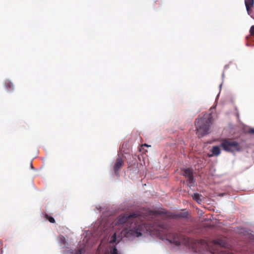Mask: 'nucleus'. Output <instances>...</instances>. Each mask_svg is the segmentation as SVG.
<instances>
[{"label": "nucleus", "mask_w": 254, "mask_h": 254, "mask_svg": "<svg viewBox=\"0 0 254 254\" xmlns=\"http://www.w3.org/2000/svg\"><path fill=\"white\" fill-rule=\"evenodd\" d=\"M220 147L224 151L228 152L234 153L240 150L239 143L230 138L221 139Z\"/></svg>", "instance_id": "nucleus-3"}, {"label": "nucleus", "mask_w": 254, "mask_h": 254, "mask_svg": "<svg viewBox=\"0 0 254 254\" xmlns=\"http://www.w3.org/2000/svg\"><path fill=\"white\" fill-rule=\"evenodd\" d=\"M4 86L5 88L8 91H11L14 89V85L13 83L8 79H6L4 81Z\"/></svg>", "instance_id": "nucleus-9"}, {"label": "nucleus", "mask_w": 254, "mask_h": 254, "mask_svg": "<svg viewBox=\"0 0 254 254\" xmlns=\"http://www.w3.org/2000/svg\"><path fill=\"white\" fill-rule=\"evenodd\" d=\"M167 240L170 243L174 244L176 246L185 245L188 246L190 243L188 238L184 235L177 233H170L167 236Z\"/></svg>", "instance_id": "nucleus-4"}, {"label": "nucleus", "mask_w": 254, "mask_h": 254, "mask_svg": "<svg viewBox=\"0 0 254 254\" xmlns=\"http://www.w3.org/2000/svg\"><path fill=\"white\" fill-rule=\"evenodd\" d=\"M74 254H81V249H79V250H77L75 252Z\"/></svg>", "instance_id": "nucleus-20"}, {"label": "nucleus", "mask_w": 254, "mask_h": 254, "mask_svg": "<svg viewBox=\"0 0 254 254\" xmlns=\"http://www.w3.org/2000/svg\"><path fill=\"white\" fill-rule=\"evenodd\" d=\"M144 146H148V145H147V144H144Z\"/></svg>", "instance_id": "nucleus-22"}, {"label": "nucleus", "mask_w": 254, "mask_h": 254, "mask_svg": "<svg viewBox=\"0 0 254 254\" xmlns=\"http://www.w3.org/2000/svg\"><path fill=\"white\" fill-rule=\"evenodd\" d=\"M140 216L138 213H131L120 215L117 219L116 225H123L126 226L121 232L122 235L127 238L138 237L142 235V232L144 229L142 224L135 222V219Z\"/></svg>", "instance_id": "nucleus-1"}, {"label": "nucleus", "mask_w": 254, "mask_h": 254, "mask_svg": "<svg viewBox=\"0 0 254 254\" xmlns=\"http://www.w3.org/2000/svg\"><path fill=\"white\" fill-rule=\"evenodd\" d=\"M248 133L250 134H254V128H251L249 130Z\"/></svg>", "instance_id": "nucleus-19"}, {"label": "nucleus", "mask_w": 254, "mask_h": 254, "mask_svg": "<svg viewBox=\"0 0 254 254\" xmlns=\"http://www.w3.org/2000/svg\"><path fill=\"white\" fill-rule=\"evenodd\" d=\"M250 33L252 35L254 36V25L252 26L250 28Z\"/></svg>", "instance_id": "nucleus-18"}, {"label": "nucleus", "mask_w": 254, "mask_h": 254, "mask_svg": "<svg viewBox=\"0 0 254 254\" xmlns=\"http://www.w3.org/2000/svg\"><path fill=\"white\" fill-rule=\"evenodd\" d=\"M45 218L47 220H48L51 223H54L55 222V220L54 218L53 217L49 216L47 214H46L45 215Z\"/></svg>", "instance_id": "nucleus-15"}, {"label": "nucleus", "mask_w": 254, "mask_h": 254, "mask_svg": "<svg viewBox=\"0 0 254 254\" xmlns=\"http://www.w3.org/2000/svg\"><path fill=\"white\" fill-rule=\"evenodd\" d=\"M165 214L166 216L167 217H171L172 218H186L188 217L189 213L188 211H183L180 212L178 213H172L170 212H164L162 210H154V211H150L149 215L156 216L158 215H162Z\"/></svg>", "instance_id": "nucleus-5"}, {"label": "nucleus", "mask_w": 254, "mask_h": 254, "mask_svg": "<svg viewBox=\"0 0 254 254\" xmlns=\"http://www.w3.org/2000/svg\"><path fill=\"white\" fill-rule=\"evenodd\" d=\"M116 233H115L112 236V239L110 241L111 243H115L116 241Z\"/></svg>", "instance_id": "nucleus-17"}, {"label": "nucleus", "mask_w": 254, "mask_h": 254, "mask_svg": "<svg viewBox=\"0 0 254 254\" xmlns=\"http://www.w3.org/2000/svg\"><path fill=\"white\" fill-rule=\"evenodd\" d=\"M160 228H161L162 229L165 228V225L164 224H161L160 225Z\"/></svg>", "instance_id": "nucleus-21"}, {"label": "nucleus", "mask_w": 254, "mask_h": 254, "mask_svg": "<svg viewBox=\"0 0 254 254\" xmlns=\"http://www.w3.org/2000/svg\"><path fill=\"white\" fill-rule=\"evenodd\" d=\"M201 196V195L197 193H194L192 195L193 199L198 203H200L202 201L201 199L200 198Z\"/></svg>", "instance_id": "nucleus-14"}, {"label": "nucleus", "mask_w": 254, "mask_h": 254, "mask_svg": "<svg viewBox=\"0 0 254 254\" xmlns=\"http://www.w3.org/2000/svg\"><path fill=\"white\" fill-rule=\"evenodd\" d=\"M212 154L215 156H218L220 155L221 152L220 149V146H214L212 149Z\"/></svg>", "instance_id": "nucleus-12"}, {"label": "nucleus", "mask_w": 254, "mask_h": 254, "mask_svg": "<svg viewBox=\"0 0 254 254\" xmlns=\"http://www.w3.org/2000/svg\"><path fill=\"white\" fill-rule=\"evenodd\" d=\"M212 119L211 115L209 114H205L201 118H197L195 120V126L198 137H201L209 133L210 127L212 125Z\"/></svg>", "instance_id": "nucleus-2"}, {"label": "nucleus", "mask_w": 254, "mask_h": 254, "mask_svg": "<svg viewBox=\"0 0 254 254\" xmlns=\"http://www.w3.org/2000/svg\"><path fill=\"white\" fill-rule=\"evenodd\" d=\"M183 175L186 177H191L192 176H193V171H192V170L190 169V168H187V169H185L184 170V173H183Z\"/></svg>", "instance_id": "nucleus-11"}, {"label": "nucleus", "mask_w": 254, "mask_h": 254, "mask_svg": "<svg viewBox=\"0 0 254 254\" xmlns=\"http://www.w3.org/2000/svg\"><path fill=\"white\" fill-rule=\"evenodd\" d=\"M124 164V161L123 159L119 156L117 158L114 167V169L115 173L117 174H118V171L121 169Z\"/></svg>", "instance_id": "nucleus-8"}, {"label": "nucleus", "mask_w": 254, "mask_h": 254, "mask_svg": "<svg viewBox=\"0 0 254 254\" xmlns=\"http://www.w3.org/2000/svg\"><path fill=\"white\" fill-rule=\"evenodd\" d=\"M245 3L247 10L249 11L251 8L253 6L254 0H245Z\"/></svg>", "instance_id": "nucleus-10"}, {"label": "nucleus", "mask_w": 254, "mask_h": 254, "mask_svg": "<svg viewBox=\"0 0 254 254\" xmlns=\"http://www.w3.org/2000/svg\"><path fill=\"white\" fill-rule=\"evenodd\" d=\"M60 243L63 245H64V246H65L66 244L65 239L64 236H61L60 237Z\"/></svg>", "instance_id": "nucleus-16"}, {"label": "nucleus", "mask_w": 254, "mask_h": 254, "mask_svg": "<svg viewBox=\"0 0 254 254\" xmlns=\"http://www.w3.org/2000/svg\"><path fill=\"white\" fill-rule=\"evenodd\" d=\"M193 247V248L196 249V251L198 250V251L206 250L211 252L212 250L209 246V244L204 240H195Z\"/></svg>", "instance_id": "nucleus-6"}, {"label": "nucleus", "mask_w": 254, "mask_h": 254, "mask_svg": "<svg viewBox=\"0 0 254 254\" xmlns=\"http://www.w3.org/2000/svg\"><path fill=\"white\" fill-rule=\"evenodd\" d=\"M188 181H187L188 185L190 187L194 186L195 181L193 178V176H192L191 177H188Z\"/></svg>", "instance_id": "nucleus-13"}, {"label": "nucleus", "mask_w": 254, "mask_h": 254, "mask_svg": "<svg viewBox=\"0 0 254 254\" xmlns=\"http://www.w3.org/2000/svg\"><path fill=\"white\" fill-rule=\"evenodd\" d=\"M213 244L214 245H218L223 248L221 250L219 254H233V253L229 250L224 249L226 247L227 244L225 241L223 239H218L213 241Z\"/></svg>", "instance_id": "nucleus-7"}]
</instances>
